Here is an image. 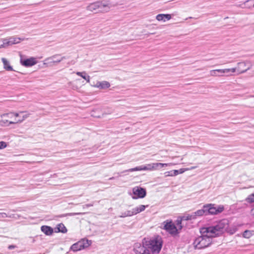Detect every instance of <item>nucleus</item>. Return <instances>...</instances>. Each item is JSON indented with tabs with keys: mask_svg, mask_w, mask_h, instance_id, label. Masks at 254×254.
Returning a JSON list of instances; mask_svg holds the SVG:
<instances>
[{
	"mask_svg": "<svg viewBox=\"0 0 254 254\" xmlns=\"http://www.w3.org/2000/svg\"><path fill=\"white\" fill-rule=\"evenodd\" d=\"M163 240L159 236L151 238H144L142 244L136 243L134 246L136 254H159L163 245Z\"/></svg>",
	"mask_w": 254,
	"mask_h": 254,
	"instance_id": "1",
	"label": "nucleus"
},
{
	"mask_svg": "<svg viewBox=\"0 0 254 254\" xmlns=\"http://www.w3.org/2000/svg\"><path fill=\"white\" fill-rule=\"evenodd\" d=\"M228 225V220L223 219L214 226L202 228L200 233H208L209 236H211L212 238L215 237L226 231Z\"/></svg>",
	"mask_w": 254,
	"mask_h": 254,
	"instance_id": "2",
	"label": "nucleus"
},
{
	"mask_svg": "<svg viewBox=\"0 0 254 254\" xmlns=\"http://www.w3.org/2000/svg\"><path fill=\"white\" fill-rule=\"evenodd\" d=\"M171 163H153L145 165L137 166L133 168L126 170L122 172V173L129 172H134L137 171H153L158 170L161 168L170 166Z\"/></svg>",
	"mask_w": 254,
	"mask_h": 254,
	"instance_id": "3",
	"label": "nucleus"
},
{
	"mask_svg": "<svg viewBox=\"0 0 254 254\" xmlns=\"http://www.w3.org/2000/svg\"><path fill=\"white\" fill-rule=\"evenodd\" d=\"M201 236L196 238L193 245L195 249H202L209 247L212 243V238L211 236H209L208 233H201Z\"/></svg>",
	"mask_w": 254,
	"mask_h": 254,
	"instance_id": "4",
	"label": "nucleus"
},
{
	"mask_svg": "<svg viewBox=\"0 0 254 254\" xmlns=\"http://www.w3.org/2000/svg\"><path fill=\"white\" fill-rule=\"evenodd\" d=\"M24 113H25V112L19 111L16 113L10 112L9 113L3 114L1 115V118H3L5 116H13L15 117V118L14 119V121H8L7 120H3L2 122L4 123V124H5L6 123H8L9 124L21 123L29 116V114H26L21 116V114H23Z\"/></svg>",
	"mask_w": 254,
	"mask_h": 254,
	"instance_id": "5",
	"label": "nucleus"
},
{
	"mask_svg": "<svg viewBox=\"0 0 254 254\" xmlns=\"http://www.w3.org/2000/svg\"><path fill=\"white\" fill-rule=\"evenodd\" d=\"M110 7L108 4L104 3L102 1H96L89 4L86 7L88 11L94 12L99 9L100 11L107 12L109 10Z\"/></svg>",
	"mask_w": 254,
	"mask_h": 254,
	"instance_id": "6",
	"label": "nucleus"
},
{
	"mask_svg": "<svg viewBox=\"0 0 254 254\" xmlns=\"http://www.w3.org/2000/svg\"><path fill=\"white\" fill-rule=\"evenodd\" d=\"M203 208L205 209L206 215H216L222 212L224 210L223 205L215 206L214 204H207L203 205Z\"/></svg>",
	"mask_w": 254,
	"mask_h": 254,
	"instance_id": "7",
	"label": "nucleus"
},
{
	"mask_svg": "<svg viewBox=\"0 0 254 254\" xmlns=\"http://www.w3.org/2000/svg\"><path fill=\"white\" fill-rule=\"evenodd\" d=\"M89 244L88 240H83L73 244L70 248V250L74 252H76L88 247Z\"/></svg>",
	"mask_w": 254,
	"mask_h": 254,
	"instance_id": "8",
	"label": "nucleus"
},
{
	"mask_svg": "<svg viewBox=\"0 0 254 254\" xmlns=\"http://www.w3.org/2000/svg\"><path fill=\"white\" fill-rule=\"evenodd\" d=\"M146 195V191L145 189L140 187H135L132 189V198L137 199L138 198H143Z\"/></svg>",
	"mask_w": 254,
	"mask_h": 254,
	"instance_id": "9",
	"label": "nucleus"
},
{
	"mask_svg": "<svg viewBox=\"0 0 254 254\" xmlns=\"http://www.w3.org/2000/svg\"><path fill=\"white\" fill-rule=\"evenodd\" d=\"M65 59L66 57L64 56L60 57V55H55L46 58L44 61V64H48L50 65H52L53 64H58Z\"/></svg>",
	"mask_w": 254,
	"mask_h": 254,
	"instance_id": "10",
	"label": "nucleus"
},
{
	"mask_svg": "<svg viewBox=\"0 0 254 254\" xmlns=\"http://www.w3.org/2000/svg\"><path fill=\"white\" fill-rule=\"evenodd\" d=\"M164 229L172 235H176L178 233L177 227L172 221L164 222Z\"/></svg>",
	"mask_w": 254,
	"mask_h": 254,
	"instance_id": "11",
	"label": "nucleus"
},
{
	"mask_svg": "<svg viewBox=\"0 0 254 254\" xmlns=\"http://www.w3.org/2000/svg\"><path fill=\"white\" fill-rule=\"evenodd\" d=\"M20 62L23 66L25 67H30L36 64L38 62L35 58L31 57L26 59H21Z\"/></svg>",
	"mask_w": 254,
	"mask_h": 254,
	"instance_id": "12",
	"label": "nucleus"
},
{
	"mask_svg": "<svg viewBox=\"0 0 254 254\" xmlns=\"http://www.w3.org/2000/svg\"><path fill=\"white\" fill-rule=\"evenodd\" d=\"M248 64H249L248 62L238 63L237 67L238 74L244 73L250 68V66H248L247 68H244L247 66Z\"/></svg>",
	"mask_w": 254,
	"mask_h": 254,
	"instance_id": "13",
	"label": "nucleus"
},
{
	"mask_svg": "<svg viewBox=\"0 0 254 254\" xmlns=\"http://www.w3.org/2000/svg\"><path fill=\"white\" fill-rule=\"evenodd\" d=\"M110 86V83L109 82L103 81H97L94 86L100 89H105L109 88Z\"/></svg>",
	"mask_w": 254,
	"mask_h": 254,
	"instance_id": "14",
	"label": "nucleus"
},
{
	"mask_svg": "<svg viewBox=\"0 0 254 254\" xmlns=\"http://www.w3.org/2000/svg\"><path fill=\"white\" fill-rule=\"evenodd\" d=\"M171 15L169 14H159L156 16V19L158 21H163L164 22L171 19Z\"/></svg>",
	"mask_w": 254,
	"mask_h": 254,
	"instance_id": "15",
	"label": "nucleus"
},
{
	"mask_svg": "<svg viewBox=\"0 0 254 254\" xmlns=\"http://www.w3.org/2000/svg\"><path fill=\"white\" fill-rule=\"evenodd\" d=\"M41 230L45 234L48 236L52 235L53 233V229L48 226H42L41 227Z\"/></svg>",
	"mask_w": 254,
	"mask_h": 254,
	"instance_id": "16",
	"label": "nucleus"
},
{
	"mask_svg": "<svg viewBox=\"0 0 254 254\" xmlns=\"http://www.w3.org/2000/svg\"><path fill=\"white\" fill-rule=\"evenodd\" d=\"M1 61L3 64V67L7 71H13L12 67L10 65L9 62L4 58L1 59Z\"/></svg>",
	"mask_w": 254,
	"mask_h": 254,
	"instance_id": "17",
	"label": "nucleus"
},
{
	"mask_svg": "<svg viewBox=\"0 0 254 254\" xmlns=\"http://www.w3.org/2000/svg\"><path fill=\"white\" fill-rule=\"evenodd\" d=\"M134 215L133 209H132L131 210H127L124 212L121 213V215L119 217L120 218H125L126 217H130Z\"/></svg>",
	"mask_w": 254,
	"mask_h": 254,
	"instance_id": "18",
	"label": "nucleus"
},
{
	"mask_svg": "<svg viewBox=\"0 0 254 254\" xmlns=\"http://www.w3.org/2000/svg\"><path fill=\"white\" fill-rule=\"evenodd\" d=\"M148 205H140L135 208H132L134 214L136 215L141 212L143 211L145 208Z\"/></svg>",
	"mask_w": 254,
	"mask_h": 254,
	"instance_id": "19",
	"label": "nucleus"
},
{
	"mask_svg": "<svg viewBox=\"0 0 254 254\" xmlns=\"http://www.w3.org/2000/svg\"><path fill=\"white\" fill-rule=\"evenodd\" d=\"M193 213L195 219L197 218V217L202 216L204 215H206V210L205 208H203V206L202 207V209H199Z\"/></svg>",
	"mask_w": 254,
	"mask_h": 254,
	"instance_id": "20",
	"label": "nucleus"
},
{
	"mask_svg": "<svg viewBox=\"0 0 254 254\" xmlns=\"http://www.w3.org/2000/svg\"><path fill=\"white\" fill-rule=\"evenodd\" d=\"M76 74L77 75L81 76L82 78L84 79L85 80H86L87 82L89 83L90 82V77L89 75H86V73L85 71H83V72L77 71L76 72Z\"/></svg>",
	"mask_w": 254,
	"mask_h": 254,
	"instance_id": "21",
	"label": "nucleus"
},
{
	"mask_svg": "<svg viewBox=\"0 0 254 254\" xmlns=\"http://www.w3.org/2000/svg\"><path fill=\"white\" fill-rule=\"evenodd\" d=\"M182 219L185 221L192 220L195 219L193 213L185 214L182 217Z\"/></svg>",
	"mask_w": 254,
	"mask_h": 254,
	"instance_id": "22",
	"label": "nucleus"
},
{
	"mask_svg": "<svg viewBox=\"0 0 254 254\" xmlns=\"http://www.w3.org/2000/svg\"><path fill=\"white\" fill-rule=\"evenodd\" d=\"M56 229H57L58 232H61L63 233H65L67 232V229L63 223L58 224L57 226Z\"/></svg>",
	"mask_w": 254,
	"mask_h": 254,
	"instance_id": "23",
	"label": "nucleus"
},
{
	"mask_svg": "<svg viewBox=\"0 0 254 254\" xmlns=\"http://www.w3.org/2000/svg\"><path fill=\"white\" fill-rule=\"evenodd\" d=\"M189 169L188 168H182L180 170H173V175L174 176L178 175L179 174H182L184 173L186 171H188Z\"/></svg>",
	"mask_w": 254,
	"mask_h": 254,
	"instance_id": "24",
	"label": "nucleus"
},
{
	"mask_svg": "<svg viewBox=\"0 0 254 254\" xmlns=\"http://www.w3.org/2000/svg\"><path fill=\"white\" fill-rule=\"evenodd\" d=\"M253 235V231H251L250 230H245L243 234V237L245 238L249 239Z\"/></svg>",
	"mask_w": 254,
	"mask_h": 254,
	"instance_id": "25",
	"label": "nucleus"
},
{
	"mask_svg": "<svg viewBox=\"0 0 254 254\" xmlns=\"http://www.w3.org/2000/svg\"><path fill=\"white\" fill-rule=\"evenodd\" d=\"M237 231V228L236 226H234L232 227H229L228 226L226 231L230 234H233Z\"/></svg>",
	"mask_w": 254,
	"mask_h": 254,
	"instance_id": "26",
	"label": "nucleus"
},
{
	"mask_svg": "<svg viewBox=\"0 0 254 254\" xmlns=\"http://www.w3.org/2000/svg\"><path fill=\"white\" fill-rule=\"evenodd\" d=\"M246 201L250 203L254 202V193L249 195L246 199Z\"/></svg>",
	"mask_w": 254,
	"mask_h": 254,
	"instance_id": "27",
	"label": "nucleus"
},
{
	"mask_svg": "<svg viewBox=\"0 0 254 254\" xmlns=\"http://www.w3.org/2000/svg\"><path fill=\"white\" fill-rule=\"evenodd\" d=\"M12 44H11V41L10 40V39L9 38V39H4L3 40V44H2V46L3 47H5L6 46H10V45H12Z\"/></svg>",
	"mask_w": 254,
	"mask_h": 254,
	"instance_id": "28",
	"label": "nucleus"
},
{
	"mask_svg": "<svg viewBox=\"0 0 254 254\" xmlns=\"http://www.w3.org/2000/svg\"><path fill=\"white\" fill-rule=\"evenodd\" d=\"M10 39L12 45L19 43L20 41V39L18 38L11 37Z\"/></svg>",
	"mask_w": 254,
	"mask_h": 254,
	"instance_id": "29",
	"label": "nucleus"
},
{
	"mask_svg": "<svg viewBox=\"0 0 254 254\" xmlns=\"http://www.w3.org/2000/svg\"><path fill=\"white\" fill-rule=\"evenodd\" d=\"M85 213H67L63 215V216H74L76 215H82L84 214Z\"/></svg>",
	"mask_w": 254,
	"mask_h": 254,
	"instance_id": "30",
	"label": "nucleus"
},
{
	"mask_svg": "<svg viewBox=\"0 0 254 254\" xmlns=\"http://www.w3.org/2000/svg\"><path fill=\"white\" fill-rule=\"evenodd\" d=\"M7 144L5 142L1 141H0V149H2L6 147Z\"/></svg>",
	"mask_w": 254,
	"mask_h": 254,
	"instance_id": "31",
	"label": "nucleus"
},
{
	"mask_svg": "<svg viewBox=\"0 0 254 254\" xmlns=\"http://www.w3.org/2000/svg\"><path fill=\"white\" fill-rule=\"evenodd\" d=\"M165 177L174 176L173 175V170L167 171V172H165Z\"/></svg>",
	"mask_w": 254,
	"mask_h": 254,
	"instance_id": "32",
	"label": "nucleus"
},
{
	"mask_svg": "<svg viewBox=\"0 0 254 254\" xmlns=\"http://www.w3.org/2000/svg\"><path fill=\"white\" fill-rule=\"evenodd\" d=\"M216 72L217 70L216 69L211 70L210 71V74L212 76H218V75L216 74Z\"/></svg>",
	"mask_w": 254,
	"mask_h": 254,
	"instance_id": "33",
	"label": "nucleus"
},
{
	"mask_svg": "<svg viewBox=\"0 0 254 254\" xmlns=\"http://www.w3.org/2000/svg\"><path fill=\"white\" fill-rule=\"evenodd\" d=\"M182 221H184V220L182 219V217L181 218L180 220H177V224L179 226L180 229H181L182 228V226L181 225Z\"/></svg>",
	"mask_w": 254,
	"mask_h": 254,
	"instance_id": "34",
	"label": "nucleus"
},
{
	"mask_svg": "<svg viewBox=\"0 0 254 254\" xmlns=\"http://www.w3.org/2000/svg\"><path fill=\"white\" fill-rule=\"evenodd\" d=\"M7 217V215L5 213H0V218H6Z\"/></svg>",
	"mask_w": 254,
	"mask_h": 254,
	"instance_id": "35",
	"label": "nucleus"
},
{
	"mask_svg": "<svg viewBox=\"0 0 254 254\" xmlns=\"http://www.w3.org/2000/svg\"><path fill=\"white\" fill-rule=\"evenodd\" d=\"M230 72H235L237 71V67H234L232 68H229Z\"/></svg>",
	"mask_w": 254,
	"mask_h": 254,
	"instance_id": "36",
	"label": "nucleus"
},
{
	"mask_svg": "<svg viewBox=\"0 0 254 254\" xmlns=\"http://www.w3.org/2000/svg\"><path fill=\"white\" fill-rule=\"evenodd\" d=\"M247 2H250L251 5L254 7V0H248Z\"/></svg>",
	"mask_w": 254,
	"mask_h": 254,
	"instance_id": "37",
	"label": "nucleus"
},
{
	"mask_svg": "<svg viewBox=\"0 0 254 254\" xmlns=\"http://www.w3.org/2000/svg\"><path fill=\"white\" fill-rule=\"evenodd\" d=\"M93 205V204H85L84 205H83V208H85V207H91V206H92Z\"/></svg>",
	"mask_w": 254,
	"mask_h": 254,
	"instance_id": "38",
	"label": "nucleus"
},
{
	"mask_svg": "<svg viewBox=\"0 0 254 254\" xmlns=\"http://www.w3.org/2000/svg\"><path fill=\"white\" fill-rule=\"evenodd\" d=\"M217 72H219L220 73H224V69H216Z\"/></svg>",
	"mask_w": 254,
	"mask_h": 254,
	"instance_id": "39",
	"label": "nucleus"
},
{
	"mask_svg": "<svg viewBox=\"0 0 254 254\" xmlns=\"http://www.w3.org/2000/svg\"><path fill=\"white\" fill-rule=\"evenodd\" d=\"M230 72L229 68L224 69V73Z\"/></svg>",
	"mask_w": 254,
	"mask_h": 254,
	"instance_id": "40",
	"label": "nucleus"
},
{
	"mask_svg": "<svg viewBox=\"0 0 254 254\" xmlns=\"http://www.w3.org/2000/svg\"><path fill=\"white\" fill-rule=\"evenodd\" d=\"M14 117V116H5L3 118H2V120H1V121H2L3 120H4V118L5 117H7V118H8L12 119V118L13 117ZM1 123H2L3 124H4L2 121H1Z\"/></svg>",
	"mask_w": 254,
	"mask_h": 254,
	"instance_id": "41",
	"label": "nucleus"
},
{
	"mask_svg": "<svg viewBox=\"0 0 254 254\" xmlns=\"http://www.w3.org/2000/svg\"><path fill=\"white\" fill-rule=\"evenodd\" d=\"M15 246L14 245H10L8 246V249L11 250L15 248Z\"/></svg>",
	"mask_w": 254,
	"mask_h": 254,
	"instance_id": "42",
	"label": "nucleus"
},
{
	"mask_svg": "<svg viewBox=\"0 0 254 254\" xmlns=\"http://www.w3.org/2000/svg\"><path fill=\"white\" fill-rule=\"evenodd\" d=\"M196 167H197L196 166H193V167H191L190 168V169L188 168V169L190 170L194 169L196 168Z\"/></svg>",
	"mask_w": 254,
	"mask_h": 254,
	"instance_id": "43",
	"label": "nucleus"
},
{
	"mask_svg": "<svg viewBox=\"0 0 254 254\" xmlns=\"http://www.w3.org/2000/svg\"><path fill=\"white\" fill-rule=\"evenodd\" d=\"M113 179H114V177H112V178H110L109 179V180H113Z\"/></svg>",
	"mask_w": 254,
	"mask_h": 254,
	"instance_id": "44",
	"label": "nucleus"
}]
</instances>
